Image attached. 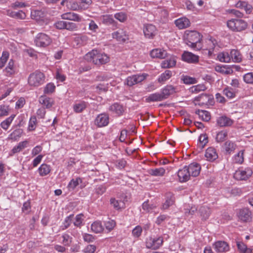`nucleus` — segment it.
I'll use <instances>...</instances> for the list:
<instances>
[{
  "mask_svg": "<svg viewBox=\"0 0 253 253\" xmlns=\"http://www.w3.org/2000/svg\"><path fill=\"white\" fill-rule=\"evenodd\" d=\"M202 36L197 31H189L186 35L184 41L189 47L195 50H199L202 48L201 43Z\"/></svg>",
  "mask_w": 253,
  "mask_h": 253,
  "instance_id": "1",
  "label": "nucleus"
},
{
  "mask_svg": "<svg viewBox=\"0 0 253 253\" xmlns=\"http://www.w3.org/2000/svg\"><path fill=\"white\" fill-rule=\"evenodd\" d=\"M143 32L148 38H153L157 33L156 27L152 24H146L144 26Z\"/></svg>",
  "mask_w": 253,
  "mask_h": 253,
  "instance_id": "13",
  "label": "nucleus"
},
{
  "mask_svg": "<svg viewBox=\"0 0 253 253\" xmlns=\"http://www.w3.org/2000/svg\"><path fill=\"white\" fill-rule=\"evenodd\" d=\"M44 75L42 73L36 71L29 75L28 84L31 86L37 87L44 83Z\"/></svg>",
  "mask_w": 253,
  "mask_h": 253,
  "instance_id": "4",
  "label": "nucleus"
},
{
  "mask_svg": "<svg viewBox=\"0 0 253 253\" xmlns=\"http://www.w3.org/2000/svg\"><path fill=\"white\" fill-rule=\"evenodd\" d=\"M55 86L52 83H48L44 88V93L46 94L51 93L54 91Z\"/></svg>",
  "mask_w": 253,
  "mask_h": 253,
  "instance_id": "64",
  "label": "nucleus"
},
{
  "mask_svg": "<svg viewBox=\"0 0 253 253\" xmlns=\"http://www.w3.org/2000/svg\"><path fill=\"white\" fill-rule=\"evenodd\" d=\"M212 247L217 253H225L229 251L230 247L228 243L223 241H218L212 244Z\"/></svg>",
  "mask_w": 253,
  "mask_h": 253,
  "instance_id": "10",
  "label": "nucleus"
},
{
  "mask_svg": "<svg viewBox=\"0 0 253 253\" xmlns=\"http://www.w3.org/2000/svg\"><path fill=\"white\" fill-rule=\"evenodd\" d=\"M171 72L169 70H166L164 73L162 74L158 79L159 83H163L169 80L171 76Z\"/></svg>",
  "mask_w": 253,
  "mask_h": 253,
  "instance_id": "48",
  "label": "nucleus"
},
{
  "mask_svg": "<svg viewBox=\"0 0 253 253\" xmlns=\"http://www.w3.org/2000/svg\"><path fill=\"white\" fill-rule=\"evenodd\" d=\"M85 59L89 62L92 61L97 65L106 64L109 61V58L107 54L95 49L86 54Z\"/></svg>",
  "mask_w": 253,
  "mask_h": 253,
  "instance_id": "2",
  "label": "nucleus"
},
{
  "mask_svg": "<svg viewBox=\"0 0 253 253\" xmlns=\"http://www.w3.org/2000/svg\"><path fill=\"white\" fill-rule=\"evenodd\" d=\"M206 89V87L204 84H200L196 85H194L190 87V90L193 93H197L201 91H204Z\"/></svg>",
  "mask_w": 253,
  "mask_h": 253,
  "instance_id": "53",
  "label": "nucleus"
},
{
  "mask_svg": "<svg viewBox=\"0 0 253 253\" xmlns=\"http://www.w3.org/2000/svg\"><path fill=\"white\" fill-rule=\"evenodd\" d=\"M78 29L77 24L73 22L66 21L65 29L70 31H76Z\"/></svg>",
  "mask_w": 253,
  "mask_h": 253,
  "instance_id": "63",
  "label": "nucleus"
},
{
  "mask_svg": "<svg viewBox=\"0 0 253 253\" xmlns=\"http://www.w3.org/2000/svg\"><path fill=\"white\" fill-rule=\"evenodd\" d=\"M86 107V103L84 101L76 103L73 105V110L77 113L82 112Z\"/></svg>",
  "mask_w": 253,
  "mask_h": 253,
  "instance_id": "39",
  "label": "nucleus"
},
{
  "mask_svg": "<svg viewBox=\"0 0 253 253\" xmlns=\"http://www.w3.org/2000/svg\"><path fill=\"white\" fill-rule=\"evenodd\" d=\"M227 27L234 32H241L247 28V23L242 19H232L227 22Z\"/></svg>",
  "mask_w": 253,
  "mask_h": 253,
  "instance_id": "3",
  "label": "nucleus"
},
{
  "mask_svg": "<svg viewBox=\"0 0 253 253\" xmlns=\"http://www.w3.org/2000/svg\"><path fill=\"white\" fill-rule=\"evenodd\" d=\"M116 225V223L115 221L111 219H109L105 223V228L109 232L114 229Z\"/></svg>",
  "mask_w": 253,
  "mask_h": 253,
  "instance_id": "62",
  "label": "nucleus"
},
{
  "mask_svg": "<svg viewBox=\"0 0 253 253\" xmlns=\"http://www.w3.org/2000/svg\"><path fill=\"white\" fill-rule=\"evenodd\" d=\"M166 172V170L163 168H156L154 169H151L149 171V173L155 176H162Z\"/></svg>",
  "mask_w": 253,
  "mask_h": 253,
  "instance_id": "38",
  "label": "nucleus"
},
{
  "mask_svg": "<svg viewBox=\"0 0 253 253\" xmlns=\"http://www.w3.org/2000/svg\"><path fill=\"white\" fill-rule=\"evenodd\" d=\"M218 59L222 62L228 63L231 61L230 54L227 52L219 53L217 55Z\"/></svg>",
  "mask_w": 253,
  "mask_h": 253,
  "instance_id": "44",
  "label": "nucleus"
},
{
  "mask_svg": "<svg viewBox=\"0 0 253 253\" xmlns=\"http://www.w3.org/2000/svg\"><path fill=\"white\" fill-rule=\"evenodd\" d=\"M150 55L152 58L164 59L167 57V52L165 50L160 48H156L153 49L151 51Z\"/></svg>",
  "mask_w": 253,
  "mask_h": 253,
  "instance_id": "22",
  "label": "nucleus"
},
{
  "mask_svg": "<svg viewBox=\"0 0 253 253\" xmlns=\"http://www.w3.org/2000/svg\"><path fill=\"white\" fill-rule=\"evenodd\" d=\"M163 240L162 237L153 238L149 237L146 241V246L148 249L156 250L158 249L163 244Z\"/></svg>",
  "mask_w": 253,
  "mask_h": 253,
  "instance_id": "9",
  "label": "nucleus"
},
{
  "mask_svg": "<svg viewBox=\"0 0 253 253\" xmlns=\"http://www.w3.org/2000/svg\"><path fill=\"white\" fill-rule=\"evenodd\" d=\"M223 94L229 98H232L235 96V92L233 89L231 87H226L223 91Z\"/></svg>",
  "mask_w": 253,
  "mask_h": 253,
  "instance_id": "57",
  "label": "nucleus"
},
{
  "mask_svg": "<svg viewBox=\"0 0 253 253\" xmlns=\"http://www.w3.org/2000/svg\"><path fill=\"white\" fill-rule=\"evenodd\" d=\"M109 123V117L106 113H101L96 117L94 125L98 127L107 126Z\"/></svg>",
  "mask_w": 253,
  "mask_h": 253,
  "instance_id": "8",
  "label": "nucleus"
},
{
  "mask_svg": "<svg viewBox=\"0 0 253 253\" xmlns=\"http://www.w3.org/2000/svg\"><path fill=\"white\" fill-rule=\"evenodd\" d=\"M236 245L239 251L242 253H248L247 246L242 242H237Z\"/></svg>",
  "mask_w": 253,
  "mask_h": 253,
  "instance_id": "54",
  "label": "nucleus"
},
{
  "mask_svg": "<svg viewBox=\"0 0 253 253\" xmlns=\"http://www.w3.org/2000/svg\"><path fill=\"white\" fill-rule=\"evenodd\" d=\"M224 145L225 151L229 154L235 149L234 143L230 141H226Z\"/></svg>",
  "mask_w": 253,
  "mask_h": 253,
  "instance_id": "60",
  "label": "nucleus"
},
{
  "mask_svg": "<svg viewBox=\"0 0 253 253\" xmlns=\"http://www.w3.org/2000/svg\"><path fill=\"white\" fill-rule=\"evenodd\" d=\"M177 175L181 182L187 181L191 176L187 169V166H185L182 169H179L177 172Z\"/></svg>",
  "mask_w": 253,
  "mask_h": 253,
  "instance_id": "16",
  "label": "nucleus"
},
{
  "mask_svg": "<svg viewBox=\"0 0 253 253\" xmlns=\"http://www.w3.org/2000/svg\"><path fill=\"white\" fill-rule=\"evenodd\" d=\"M208 137L206 134H202L199 137V140L200 143L199 147L203 149L208 142Z\"/></svg>",
  "mask_w": 253,
  "mask_h": 253,
  "instance_id": "56",
  "label": "nucleus"
},
{
  "mask_svg": "<svg viewBox=\"0 0 253 253\" xmlns=\"http://www.w3.org/2000/svg\"><path fill=\"white\" fill-rule=\"evenodd\" d=\"M217 123L221 127L228 126L232 125L233 121L229 118L223 116L217 119Z\"/></svg>",
  "mask_w": 253,
  "mask_h": 253,
  "instance_id": "25",
  "label": "nucleus"
},
{
  "mask_svg": "<svg viewBox=\"0 0 253 253\" xmlns=\"http://www.w3.org/2000/svg\"><path fill=\"white\" fill-rule=\"evenodd\" d=\"M231 60L234 62H240L242 60V55L238 50L232 49L230 51Z\"/></svg>",
  "mask_w": 253,
  "mask_h": 253,
  "instance_id": "35",
  "label": "nucleus"
},
{
  "mask_svg": "<svg viewBox=\"0 0 253 253\" xmlns=\"http://www.w3.org/2000/svg\"><path fill=\"white\" fill-rule=\"evenodd\" d=\"M200 98L202 99H207V101H202V104H206L207 105H212L214 103V99L212 95H208L206 94H202L200 95Z\"/></svg>",
  "mask_w": 253,
  "mask_h": 253,
  "instance_id": "50",
  "label": "nucleus"
},
{
  "mask_svg": "<svg viewBox=\"0 0 253 253\" xmlns=\"http://www.w3.org/2000/svg\"><path fill=\"white\" fill-rule=\"evenodd\" d=\"M174 201L175 198L173 195L170 193H167L166 195V202L163 205V209H168L170 206L174 204Z\"/></svg>",
  "mask_w": 253,
  "mask_h": 253,
  "instance_id": "26",
  "label": "nucleus"
},
{
  "mask_svg": "<svg viewBox=\"0 0 253 253\" xmlns=\"http://www.w3.org/2000/svg\"><path fill=\"white\" fill-rule=\"evenodd\" d=\"M181 80L183 82L184 84H194L197 83V80L196 78L187 75H182Z\"/></svg>",
  "mask_w": 253,
  "mask_h": 253,
  "instance_id": "49",
  "label": "nucleus"
},
{
  "mask_svg": "<svg viewBox=\"0 0 253 253\" xmlns=\"http://www.w3.org/2000/svg\"><path fill=\"white\" fill-rule=\"evenodd\" d=\"M39 171L41 176H45L50 171V166L45 164H42L39 168Z\"/></svg>",
  "mask_w": 253,
  "mask_h": 253,
  "instance_id": "46",
  "label": "nucleus"
},
{
  "mask_svg": "<svg viewBox=\"0 0 253 253\" xmlns=\"http://www.w3.org/2000/svg\"><path fill=\"white\" fill-rule=\"evenodd\" d=\"M187 169L191 176L196 177L199 175L201 167L200 164L193 163L187 166Z\"/></svg>",
  "mask_w": 253,
  "mask_h": 253,
  "instance_id": "14",
  "label": "nucleus"
},
{
  "mask_svg": "<svg viewBox=\"0 0 253 253\" xmlns=\"http://www.w3.org/2000/svg\"><path fill=\"white\" fill-rule=\"evenodd\" d=\"M102 21L106 25H112L116 26L117 22L114 19L112 15H105L102 16Z\"/></svg>",
  "mask_w": 253,
  "mask_h": 253,
  "instance_id": "36",
  "label": "nucleus"
},
{
  "mask_svg": "<svg viewBox=\"0 0 253 253\" xmlns=\"http://www.w3.org/2000/svg\"><path fill=\"white\" fill-rule=\"evenodd\" d=\"M103 227L100 221H95L91 225V230L95 233H101L103 230Z\"/></svg>",
  "mask_w": 253,
  "mask_h": 253,
  "instance_id": "42",
  "label": "nucleus"
},
{
  "mask_svg": "<svg viewBox=\"0 0 253 253\" xmlns=\"http://www.w3.org/2000/svg\"><path fill=\"white\" fill-rule=\"evenodd\" d=\"M177 91V88L176 87L172 85H167L161 90V92L165 100Z\"/></svg>",
  "mask_w": 253,
  "mask_h": 253,
  "instance_id": "15",
  "label": "nucleus"
},
{
  "mask_svg": "<svg viewBox=\"0 0 253 253\" xmlns=\"http://www.w3.org/2000/svg\"><path fill=\"white\" fill-rule=\"evenodd\" d=\"M39 102L46 108L51 107L53 105L52 99L46 96H41L39 98Z\"/></svg>",
  "mask_w": 253,
  "mask_h": 253,
  "instance_id": "32",
  "label": "nucleus"
},
{
  "mask_svg": "<svg viewBox=\"0 0 253 253\" xmlns=\"http://www.w3.org/2000/svg\"><path fill=\"white\" fill-rule=\"evenodd\" d=\"M82 182V179L80 177H77L75 179H72L68 185V188L70 190H73L79 184Z\"/></svg>",
  "mask_w": 253,
  "mask_h": 253,
  "instance_id": "47",
  "label": "nucleus"
},
{
  "mask_svg": "<svg viewBox=\"0 0 253 253\" xmlns=\"http://www.w3.org/2000/svg\"><path fill=\"white\" fill-rule=\"evenodd\" d=\"M45 16V13L41 10H35L31 12L32 18L36 21L42 20Z\"/></svg>",
  "mask_w": 253,
  "mask_h": 253,
  "instance_id": "33",
  "label": "nucleus"
},
{
  "mask_svg": "<svg viewBox=\"0 0 253 253\" xmlns=\"http://www.w3.org/2000/svg\"><path fill=\"white\" fill-rule=\"evenodd\" d=\"M15 116V114H12L10 117L1 122L0 125L1 128L5 130H7Z\"/></svg>",
  "mask_w": 253,
  "mask_h": 253,
  "instance_id": "34",
  "label": "nucleus"
},
{
  "mask_svg": "<svg viewBox=\"0 0 253 253\" xmlns=\"http://www.w3.org/2000/svg\"><path fill=\"white\" fill-rule=\"evenodd\" d=\"M83 214H79L76 215L75 220L74 222V225L78 227H81L83 225L84 219Z\"/></svg>",
  "mask_w": 253,
  "mask_h": 253,
  "instance_id": "58",
  "label": "nucleus"
},
{
  "mask_svg": "<svg viewBox=\"0 0 253 253\" xmlns=\"http://www.w3.org/2000/svg\"><path fill=\"white\" fill-rule=\"evenodd\" d=\"M37 125V119L35 116H32L29 122L28 128L29 130L32 131L35 129Z\"/></svg>",
  "mask_w": 253,
  "mask_h": 253,
  "instance_id": "61",
  "label": "nucleus"
},
{
  "mask_svg": "<svg viewBox=\"0 0 253 253\" xmlns=\"http://www.w3.org/2000/svg\"><path fill=\"white\" fill-rule=\"evenodd\" d=\"M5 71L7 76H11L16 73V67L12 59L9 61L8 65L5 69Z\"/></svg>",
  "mask_w": 253,
  "mask_h": 253,
  "instance_id": "28",
  "label": "nucleus"
},
{
  "mask_svg": "<svg viewBox=\"0 0 253 253\" xmlns=\"http://www.w3.org/2000/svg\"><path fill=\"white\" fill-rule=\"evenodd\" d=\"M67 5L68 8L72 10H79L80 9L84 10L87 8V6H85L84 4L82 5L75 1H70L68 2Z\"/></svg>",
  "mask_w": 253,
  "mask_h": 253,
  "instance_id": "31",
  "label": "nucleus"
},
{
  "mask_svg": "<svg viewBox=\"0 0 253 253\" xmlns=\"http://www.w3.org/2000/svg\"><path fill=\"white\" fill-rule=\"evenodd\" d=\"M164 100L161 92L152 93L149 95L146 98V101L147 102L161 101Z\"/></svg>",
  "mask_w": 253,
  "mask_h": 253,
  "instance_id": "27",
  "label": "nucleus"
},
{
  "mask_svg": "<svg viewBox=\"0 0 253 253\" xmlns=\"http://www.w3.org/2000/svg\"><path fill=\"white\" fill-rule=\"evenodd\" d=\"M235 7L238 8L244 9L247 14H250L253 9V6L246 1L239 0L235 4Z\"/></svg>",
  "mask_w": 253,
  "mask_h": 253,
  "instance_id": "20",
  "label": "nucleus"
},
{
  "mask_svg": "<svg viewBox=\"0 0 253 253\" xmlns=\"http://www.w3.org/2000/svg\"><path fill=\"white\" fill-rule=\"evenodd\" d=\"M112 37L119 42H125L128 39L126 32L121 29L112 33Z\"/></svg>",
  "mask_w": 253,
  "mask_h": 253,
  "instance_id": "19",
  "label": "nucleus"
},
{
  "mask_svg": "<svg viewBox=\"0 0 253 253\" xmlns=\"http://www.w3.org/2000/svg\"><path fill=\"white\" fill-rule=\"evenodd\" d=\"M196 114L204 121L208 122L211 119L210 113L208 111L198 110L196 111Z\"/></svg>",
  "mask_w": 253,
  "mask_h": 253,
  "instance_id": "40",
  "label": "nucleus"
},
{
  "mask_svg": "<svg viewBox=\"0 0 253 253\" xmlns=\"http://www.w3.org/2000/svg\"><path fill=\"white\" fill-rule=\"evenodd\" d=\"M182 59L187 63L196 64L199 62V57L192 52L184 51L182 55Z\"/></svg>",
  "mask_w": 253,
  "mask_h": 253,
  "instance_id": "12",
  "label": "nucleus"
},
{
  "mask_svg": "<svg viewBox=\"0 0 253 253\" xmlns=\"http://www.w3.org/2000/svg\"><path fill=\"white\" fill-rule=\"evenodd\" d=\"M22 133V129L17 128L10 133L8 136V139L13 140H17L21 136Z\"/></svg>",
  "mask_w": 253,
  "mask_h": 253,
  "instance_id": "43",
  "label": "nucleus"
},
{
  "mask_svg": "<svg viewBox=\"0 0 253 253\" xmlns=\"http://www.w3.org/2000/svg\"><path fill=\"white\" fill-rule=\"evenodd\" d=\"M6 14L9 17L18 19H24L26 17L25 13L22 10L15 11L7 9L6 11Z\"/></svg>",
  "mask_w": 253,
  "mask_h": 253,
  "instance_id": "17",
  "label": "nucleus"
},
{
  "mask_svg": "<svg viewBox=\"0 0 253 253\" xmlns=\"http://www.w3.org/2000/svg\"><path fill=\"white\" fill-rule=\"evenodd\" d=\"M28 142L26 140L20 142L17 146H15L11 150L12 154L20 152L27 147Z\"/></svg>",
  "mask_w": 253,
  "mask_h": 253,
  "instance_id": "37",
  "label": "nucleus"
},
{
  "mask_svg": "<svg viewBox=\"0 0 253 253\" xmlns=\"http://www.w3.org/2000/svg\"><path fill=\"white\" fill-rule=\"evenodd\" d=\"M175 24L180 29H185L190 25V21L186 17H182L175 21Z\"/></svg>",
  "mask_w": 253,
  "mask_h": 253,
  "instance_id": "24",
  "label": "nucleus"
},
{
  "mask_svg": "<svg viewBox=\"0 0 253 253\" xmlns=\"http://www.w3.org/2000/svg\"><path fill=\"white\" fill-rule=\"evenodd\" d=\"M110 204L114 207L116 210H119L121 208H124L125 207V203L121 201L116 200L114 198H111L110 199Z\"/></svg>",
  "mask_w": 253,
  "mask_h": 253,
  "instance_id": "41",
  "label": "nucleus"
},
{
  "mask_svg": "<svg viewBox=\"0 0 253 253\" xmlns=\"http://www.w3.org/2000/svg\"><path fill=\"white\" fill-rule=\"evenodd\" d=\"M199 213L200 214L202 219H207L210 215V209L207 206H201L199 210Z\"/></svg>",
  "mask_w": 253,
  "mask_h": 253,
  "instance_id": "30",
  "label": "nucleus"
},
{
  "mask_svg": "<svg viewBox=\"0 0 253 253\" xmlns=\"http://www.w3.org/2000/svg\"><path fill=\"white\" fill-rule=\"evenodd\" d=\"M176 64V61L174 58L169 60H165L161 63V67L163 68H169L174 67Z\"/></svg>",
  "mask_w": 253,
  "mask_h": 253,
  "instance_id": "45",
  "label": "nucleus"
},
{
  "mask_svg": "<svg viewBox=\"0 0 253 253\" xmlns=\"http://www.w3.org/2000/svg\"><path fill=\"white\" fill-rule=\"evenodd\" d=\"M205 156L209 161H213L218 158L216 150L213 147L208 148L206 150Z\"/></svg>",
  "mask_w": 253,
  "mask_h": 253,
  "instance_id": "23",
  "label": "nucleus"
},
{
  "mask_svg": "<svg viewBox=\"0 0 253 253\" xmlns=\"http://www.w3.org/2000/svg\"><path fill=\"white\" fill-rule=\"evenodd\" d=\"M10 111L8 105H0V117L7 116Z\"/></svg>",
  "mask_w": 253,
  "mask_h": 253,
  "instance_id": "52",
  "label": "nucleus"
},
{
  "mask_svg": "<svg viewBox=\"0 0 253 253\" xmlns=\"http://www.w3.org/2000/svg\"><path fill=\"white\" fill-rule=\"evenodd\" d=\"M216 71L226 75L230 74L232 71L230 69L226 68L225 66H217L215 68Z\"/></svg>",
  "mask_w": 253,
  "mask_h": 253,
  "instance_id": "59",
  "label": "nucleus"
},
{
  "mask_svg": "<svg viewBox=\"0 0 253 253\" xmlns=\"http://www.w3.org/2000/svg\"><path fill=\"white\" fill-rule=\"evenodd\" d=\"M239 218L243 222H250L252 220V212L248 208L239 210L238 213Z\"/></svg>",
  "mask_w": 253,
  "mask_h": 253,
  "instance_id": "11",
  "label": "nucleus"
},
{
  "mask_svg": "<svg viewBox=\"0 0 253 253\" xmlns=\"http://www.w3.org/2000/svg\"><path fill=\"white\" fill-rule=\"evenodd\" d=\"M51 42L50 38L45 34L39 33L35 38V43L38 46L45 47Z\"/></svg>",
  "mask_w": 253,
  "mask_h": 253,
  "instance_id": "6",
  "label": "nucleus"
},
{
  "mask_svg": "<svg viewBox=\"0 0 253 253\" xmlns=\"http://www.w3.org/2000/svg\"><path fill=\"white\" fill-rule=\"evenodd\" d=\"M114 17L121 22H124L127 19V15L123 12H120L115 14Z\"/></svg>",
  "mask_w": 253,
  "mask_h": 253,
  "instance_id": "55",
  "label": "nucleus"
},
{
  "mask_svg": "<svg viewBox=\"0 0 253 253\" xmlns=\"http://www.w3.org/2000/svg\"><path fill=\"white\" fill-rule=\"evenodd\" d=\"M206 43L208 45L206 49L208 50L209 55L211 56L215 45L217 44V42L214 39L210 38L206 40Z\"/></svg>",
  "mask_w": 253,
  "mask_h": 253,
  "instance_id": "29",
  "label": "nucleus"
},
{
  "mask_svg": "<svg viewBox=\"0 0 253 253\" xmlns=\"http://www.w3.org/2000/svg\"><path fill=\"white\" fill-rule=\"evenodd\" d=\"M227 137V132L225 131H221L218 132L215 138L217 142H222L224 141Z\"/></svg>",
  "mask_w": 253,
  "mask_h": 253,
  "instance_id": "51",
  "label": "nucleus"
},
{
  "mask_svg": "<svg viewBox=\"0 0 253 253\" xmlns=\"http://www.w3.org/2000/svg\"><path fill=\"white\" fill-rule=\"evenodd\" d=\"M109 110L118 116L122 115L125 111L124 106L118 103H115L111 105L109 107Z\"/></svg>",
  "mask_w": 253,
  "mask_h": 253,
  "instance_id": "21",
  "label": "nucleus"
},
{
  "mask_svg": "<svg viewBox=\"0 0 253 253\" xmlns=\"http://www.w3.org/2000/svg\"><path fill=\"white\" fill-rule=\"evenodd\" d=\"M253 174L252 169L250 168L245 169H239L234 173V178L237 180H247Z\"/></svg>",
  "mask_w": 253,
  "mask_h": 253,
  "instance_id": "5",
  "label": "nucleus"
},
{
  "mask_svg": "<svg viewBox=\"0 0 253 253\" xmlns=\"http://www.w3.org/2000/svg\"><path fill=\"white\" fill-rule=\"evenodd\" d=\"M147 77L145 74H136L128 77L126 80V84L129 86H132L143 81Z\"/></svg>",
  "mask_w": 253,
  "mask_h": 253,
  "instance_id": "7",
  "label": "nucleus"
},
{
  "mask_svg": "<svg viewBox=\"0 0 253 253\" xmlns=\"http://www.w3.org/2000/svg\"><path fill=\"white\" fill-rule=\"evenodd\" d=\"M61 18L76 22H81L82 18L78 14L73 12H67L61 15Z\"/></svg>",
  "mask_w": 253,
  "mask_h": 253,
  "instance_id": "18",
  "label": "nucleus"
}]
</instances>
